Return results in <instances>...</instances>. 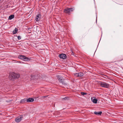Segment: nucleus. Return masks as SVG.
<instances>
[{
	"instance_id": "6ab92c4d",
	"label": "nucleus",
	"mask_w": 123,
	"mask_h": 123,
	"mask_svg": "<svg viewBox=\"0 0 123 123\" xmlns=\"http://www.w3.org/2000/svg\"><path fill=\"white\" fill-rule=\"evenodd\" d=\"M18 40H20L21 39V37L20 36H18Z\"/></svg>"
},
{
	"instance_id": "aec40b11",
	"label": "nucleus",
	"mask_w": 123,
	"mask_h": 123,
	"mask_svg": "<svg viewBox=\"0 0 123 123\" xmlns=\"http://www.w3.org/2000/svg\"><path fill=\"white\" fill-rule=\"evenodd\" d=\"M8 5L5 6V8H6L8 7Z\"/></svg>"
},
{
	"instance_id": "4468645a",
	"label": "nucleus",
	"mask_w": 123,
	"mask_h": 123,
	"mask_svg": "<svg viewBox=\"0 0 123 123\" xmlns=\"http://www.w3.org/2000/svg\"><path fill=\"white\" fill-rule=\"evenodd\" d=\"M26 100L25 98H24V99H22L20 101V103H25V102H26Z\"/></svg>"
},
{
	"instance_id": "39448f33",
	"label": "nucleus",
	"mask_w": 123,
	"mask_h": 123,
	"mask_svg": "<svg viewBox=\"0 0 123 123\" xmlns=\"http://www.w3.org/2000/svg\"><path fill=\"white\" fill-rule=\"evenodd\" d=\"M22 115H21L17 117L15 119V120L16 122L18 123L20 122L23 119Z\"/></svg>"
},
{
	"instance_id": "f8f14e48",
	"label": "nucleus",
	"mask_w": 123,
	"mask_h": 123,
	"mask_svg": "<svg viewBox=\"0 0 123 123\" xmlns=\"http://www.w3.org/2000/svg\"><path fill=\"white\" fill-rule=\"evenodd\" d=\"M102 112L101 111H100L99 112H96L95 111L94 112V113L97 115H101L102 113Z\"/></svg>"
},
{
	"instance_id": "2eb2a0df",
	"label": "nucleus",
	"mask_w": 123,
	"mask_h": 123,
	"mask_svg": "<svg viewBox=\"0 0 123 123\" xmlns=\"http://www.w3.org/2000/svg\"><path fill=\"white\" fill-rule=\"evenodd\" d=\"M18 31V29L17 28H15V29L12 31L13 34H15Z\"/></svg>"
},
{
	"instance_id": "f3484780",
	"label": "nucleus",
	"mask_w": 123,
	"mask_h": 123,
	"mask_svg": "<svg viewBox=\"0 0 123 123\" xmlns=\"http://www.w3.org/2000/svg\"><path fill=\"white\" fill-rule=\"evenodd\" d=\"M98 100L96 98H94L92 100L93 102L95 104L97 103Z\"/></svg>"
},
{
	"instance_id": "a211bd4d",
	"label": "nucleus",
	"mask_w": 123,
	"mask_h": 123,
	"mask_svg": "<svg viewBox=\"0 0 123 123\" xmlns=\"http://www.w3.org/2000/svg\"><path fill=\"white\" fill-rule=\"evenodd\" d=\"M81 94L82 95H86L87 94V93L85 92H81Z\"/></svg>"
},
{
	"instance_id": "9b49d317",
	"label": "nucleus",
	"mask_w": 123,
	"mask_h": 123,
	"mask_svg": "<svg viewBox=\"0 0 123 123\" xmlns=\"http://www.w3.org/2000/svg\"><path fill=\"white\" fill-rule=\"evenodd\" d=\"M24 57H25V56L24 55H19L18 56V58L22 60H24Z\"/></svg>"
},
{
	"instance_id": "f03ea898",
	"label": "nucleus",
	"mask_w": 123,
	"mask_h": 123,
	"mask_svg": "<svg viewBox=\"0 0 123 123\" xmlns=\"http://www.w3.org/2000/svg\"><path fill=\"white\" fill-rule=\"evenodd\" d=\"M57 78L60 83H61L64 85H67V83L65 81L64 79H62V77L58 75L57 76Z\"/></svg>"
},
{
	"instance_id": "f257e3e1",
	"label": "nucleus",
	"mask_w": 123,
	"mask_h": 123,
	"mask_svg": "<svg viewBox=\"0 0 123 123\" xmlns=\"http://www.w3.org/2000/svg\"><path fill=\"white\" fill-rule=\"evenodd\" d=\"M20 76V75L19 74L15 73L13 72L10 75L9 78L11 80L14 79H18L19 77Z\"/></svg>"
},
{
	"instance_id": "20e7f679",
	"label": "nucleus",
	"mask_w": 123,
	"mask_h": 123,
	"mask_svg": "<svg viewBox=\"0 0 123 123\" xmlns=\"http://www.w3.org/2000/svg\"><path fill=\"white\" fill-rule=\"evenodd\" d=\"M101 86L105 88H108L109 86V85L104 82H101L100 83Z\"/></svg>"
},
{
	"instance_id": "0eeeda50",
	"label": "nucleus",
	"mask_w": 123,
	"mask_h": 123,
	"mask_svg": "<svg viewBox=\"0 0 123 123\" xmlns=\"http://www.w3.org/2000/svg\"><path fill=\"white\" fill-rule=\"evenodd\" d=\"M41 18V16L40 14H38L36 15V20L37 21L40 20Z\"/></svg>"
},
{
	"instance_id": "7ed1b4c3",
	"label": "nucleus",
	"mask_w": 123,
	"mask_h": 123,
	"mask_svg": "<svg viewBox=\"0 0 123 123\" xmlns=\"http://www.w3.org/2000/svg\"><path fill=\"white\" fill-rule=\"evenodd\" d=\"M74 9L73 8H68L65 9L64 12L66 13L70 14V13L73 11Z\"/></svg>"
},
{
	"instance_id": "423d86ee",
	"label": "nucleus",
	"mask_w": 123,
	"mask_h": 123,
	"mask_svg": "<svg viewBox=\"0 0 123 123\" xmlns=\"http://www.w3.org/2000/svg\"><path fill=\"white\" fill-rule=\"evenodd\" d=\"M59 57L60 58L65 59L66 58L67 56L65 54H62L59 55Z\"/></svg>"
},
{
	"instance_id": "4be33fe9",
	"label": "nucleus",
	"mask_w": 123,
	"mask_h": 123,
	"mask_svg": "<svg viewBox=\"0 0 123 123\" xmlns=\"http://www.w3.org/2000/svg\"><path fill=\"white\" fill-rule=\"evenodd\" d=\"M19 62V63H21V62H20L19 61V62Z\"/></svg>"
},
{
	"instance_id": "9d476101",
	"label": "nucleus",
	"mask_w": 123,
	"mask_h": 123,
	"mask_svg": "<svg viewBox=\"0 0 123 123\" xmlns=\"http://www.w3.org/2000/svg\"><path fill=\"white\" fill-rule=\"evenodd\" d=\"M34 101V99L33 98H29L26 99L27 102H32Z\"/></svg>"
},
{
	"instance_id": "412c9836",
	"label": "nucleus",
	"mask_w": 123,
	"mask_h": 123,
	"mask_svg": "<svg viewBox=\"0 0 123 123\" xmlns=\"http://www.w3.org/2000/svg\"><path fill=\"white\" fill-rule=\"evenodd\" d=\"M68 98V97H65V98H64V99H67Z\"/></svg>"
},
{
	"instance_id": "ddd939ff",
	"label": "nucleus",
	"mask_w": 123,
	"mask_h": 123,
	"mask_svg": "<svg viewBox=\"0 0 123 123\" xmlns=\"http://www.w3.org/2000/svg\"><path fill=\"white\" fill-rule=\"evenodd\" d=\"M14 17V15H11L9 16L8 18L10 20H11Z\"/></svg>"
},
{
	"instance_id": "dca6fc26",
	"label": "nucleus",
	"mask_w": 123,
	"mask_h": 123,
	"mask_svg": "<svg viewBox=\"0 0 123 123\" xmlns=\"http://www.w3.org/2000/svg\"><path fill=\"white\" fill-rule=\"evenodd\" d=\"M48 96H49L48 95L42 96L40 97V99H44L45 98H47V97H48Z\"/></svg>"
},
{
	"instance_id": "6e6552de",
	"label": "nucleus",
	"mask_w": 123,
	"mask_h": 123,
	"mask_svg": "<svg viewBox=\"0 0 123 123\" xmlns=\"http://www.w3.org/2000/svg\"><path fill=\"white\" fill-rule=\"evenodd\" d=\"M77 77H82L84 75L82 73H76L74 74Z\"/></svg>"
},
{
	"instance_id": "1a4fd4ad",
	"label": "nucleus",
	"mask_w": 123,
	"mask_h": 123,
	"mask_svg": "<svg viewBox=\"0 0 123 123\" xmlns=\"http://www.w3.org/2000/svg\"><path fill=\"white\" fill-rule=\"evenodd\" d=\"M31 60V58H28L25 56V57H24V60H23L25 61H30Z\"/></svg>"
}]
</instances>
